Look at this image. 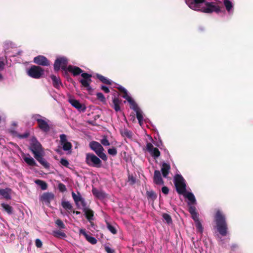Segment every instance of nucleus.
<instances>
[{"label": "nucleus", "mask_w": 253, "mask_h": 253, "mask_svg": "<svg viewBox=\"0 0 253 253\" xmlns=\"http://www.w3.org/2000/svg\"><path fill=\"white\" fill-rule=\"evenodd\" d=\"M118 88L120 91L124 93L122 95V97L125 98L130 104V108L133 109L136 113V117L138 120L139 124L140 126H142L144 120L143 113L142 111L139 108L134 100L128 94L127 91L124 87L120 85L119 87H118Z\"/></svg>", "instance_id": "3"}, {"label": "nucleus", "mask_w": 253, "mask_h": 253, "mask_svg": "<svg viewBox=\"0 0 253 253\" xmlns=\"http://www.w3.org/2000/svg\"><path fill=\"white\" fill-rule=\"evenodd\" d=\"M67 71L72 73L74 76H77L83 72L80 68L71 65L68 67Z\"/></svg>", "instance_id": "23"}, {"label": "nucleus", "mask_w": 253, "mask_h": 253, "mask_svg": "<svg viewBox=\"0 0 253 253\" xmlns=\"http://www.w3.org/2000/svg\"><path fill=\"white\" fill-rule=\"evenodd\" d=\"M2 75L0 74V80H2Z\"/></svg>", "instance_id": "53"}, {"label": "nucleus", "mask_w": 253, "mask_h": 253, "mask_svg": "<svg viewBox=\"0 0 253 253\" xmlns=\"http://www.w3.org/2000/svg\"><path fill=\"white\" fill-rule=\"evenodd\" d=\"M76 213L77 214H80V211H76Z\"/></svg>", "instance_id": "52"}, {"label": "nucleus", "mask_w": 253, "mask_h": 253, "mask_svg": "<svg viewBox=\"0 0 253 253\" xmlns=\"http://www.w3.org/2000/svg\"><path fill=\"white\" fill-rule=\"evenodd\" d=\"M163 218L167 222V223L169 224L171 223V218L169 215L167 213H164L163 215Z\"/></svg>", "instance_id": "37"}, {"label": "nucleus", "mask_w": 253, "mask_h": 253, "mask_svg": "<svg viewBox=\"0 0 253 253\" xmlns=\"http://www.w3.org/2000/svg\"><path fill=\"white\" fill-rule=\"evenodd\" d=\"M84 208V212L86 218L88 221H91L93 219V212L91 210L85 208Z\"/></svg>", "instance_id": "25"}, {"label": "nucleus", "mask_w": 253, "mask_h": 253, "mask_svg": "<svg viewBox=\"0 0 253 253\" xmlns=\"http://www.w3.org/2000/svg\"><path fill=\"white\" fill-rule=\"evenodd\" d=\"M42 153H39L34 156L36 159L44 168H47L49 167V164L42 157Z\"/></svg>", "instance_id": "19"}, {"label": "nucleus", "mask_w": 253, "mask_h": 253, "mask_svg": "<svg viewBox=\"0 0 253 253\" xmlns=\"http://www.w3.org/2000/svg\"><path fill=\"white\" fill-rule=\"evenodd\" d=\"M101 142L104 146H109L110 145V143L106 137H104L101 140Z\"/></svg>", "instance_id": "43"}, {"label": "nucleus", "mask_w": 253, "mask_h": 253, "mask_svg": "<svg viewBox=\"0 0 253 253\" xmlns=\"http://www.w3.org/2000/svg\"><path fill=\"white\" fill-rule=\"evenodd\" d=\"M162 191L164 194H168L169 192V190L167 187L164 186L162 188Z\"/></svg>", "instance_id": "46"}, {"label": "nucleus", "mask_w": 253, "mask_h": 253, "mask_svg": "<svg viewBox=\"0 0 253 253\" xmlns=\"http://www.w3.org/2000/svg\"><path fill=\"white\" fill-rule=\"evenodd\" d=\"M5 64L3 60L0 59V71L4 69Z\"/></svg>", "instance_id": "49"}, {"label": "nucleus", "mask_w": 253, "mask_h": 253, "mask_svg": "<svg viewBox=\"0 0 253 253\" xmlns=\"http://www.w3.org/2000/svg\"><path fill=\"white\" fill-rule=\"evenodd\" d=\"M22 157L24 162L31 166H36V163L34 159L29 154H22Z\"/></svg>", "instance_id": "18"}, {"label": "nucleus", "mask_w": 253, "mask_h": 253, "mask_svg": "<svg viewBox=\"0 0 253 253\" xmlns=\"http://www.w3.org/2000/svg\"><path fill=\"white\" fill-rule=\"evenodd\" d=\"M10 132L14 136H16L20 138H26L29 135V133L28 132H25L23 134H19L16 131L12 129L10 130Z\"/></svg>", "instance_id": "30"}, {"label": "nucleus", "mask_w": 253, "mask_h": 253, "mask_svg": "<svg viewBox=\"0 0 253 253\" xmlns=\"http://www.w3.org/2000/svg\"><path fill=\"white\" fill-rule=\"evenodd\" d=\"M35 182L37 185H39L41 187V189L43 190H44L47 188V186L46 183L42 180L38 179L35 180Z\"/></svg>", "instance_id": "31"}, {"label": "nucleus", "mask_w": 253, "mask_h": 253, "mask_svg": "<svg viewBox=\"0 0 253 253\" xmlns=\"http://www.w3.org/2000/svg\"><path fill=\"white\" fill-rule=\"evenodd\" d=\"M92 191L93 195H94L97 197L99 198H102L104 197V194L102 192L99 191L94 188L92 189Z\"/></svg>", "instance_id": "36"}, {"label": "nucleus", "mask_w": 253, "mask_h": 253, "mask_svg": "<svg viewBox=\"0 0 253 253\" xmlns=\"http://www.w3.org/2000/svg\"><path fill=\"white\" fill-rule=\"evenodd\" d=\"M54 235L56 237H66V234L63 233V232H62L61 231H55L54 232Z\"/></svg>", "instance_id": "41"}, {"label": "nucleus", "mask_w": 253, "mask_h": 253, "mask_svg": "<svg viewBox=\"0 0 253 253\" xmlns=\"http://www.w3.org/2000/svg\"><path fill=\"white\" fill-rule=\"evenodd\" d=\"M1 207L8 214H11L12 212V208L9 205L4 203L1 204Z\"/></svg>", "instance_id": "32"}, {"label": "nucleus", "mask_w": 253, "mask_h": 253, "mask_svg": "<svg viewBox=\"0 0 253 253\" xmlns=\"http://www.w3.org/2000/svg\"><path fill=\"white\" fill-rule=\"evenodd\" d=\"M192 205H190L189 208V211L191 214L192 218L193 219H196L197 217H198V214L196 211V209L195 207L192 206Z\"/></svg>", "instance_id": "28"}, {"label": "nucleus", "mask_w": 253, "mask_h": 253, "mask_svg": "<svg viewBox=\"0 0 253 253\" xmlns=\"http://www.w3.org/2000/svg\"><path fill=\"white\" fill-rule=\"evenodd\" d=\"M81 76L83 79L80 80V82L82 85L86 87L87 90H90L91 87L90 86V84L91 82V75L87 73H84L81 74Z\"/></svg>", "instance_id": "11"}, {"label": "nucleus", "mask_w": 253, "mask_h": 253, "mask_svg": "<svg viewBox=\"0 0 253 253\" xmlns=\"http://www.w3.org/2000/svg\"><path fill=\"white\" fill-rule=\"evenodd\" d=\"M38 124L39 128L44 132H48L50 129L49 123L50 121L46 118L42 117L39 114L34 115L33 117Z\"/></svg>", "instance_id": "5"}, {"label": "nucleus", "mask_w": 253, "mask_h": 253, "mask_svg": "<svg viewBox=\"0 0 253 253\" xmlns=\"http://www.w3.org/2000/svg\"><path fill=\"white\" fill-rule=\"evenodd\" d=\"M60 163L64 166L68 167L69 165L68 161L65 159H61L60 160Z\"/></svg>", "instance_id": "44"}, {"label": "nucleus", "mask_w": 253, "mask_h": 253, "mask_svg": "<svg viewBox=\"0 0 253 253\" xmlns=\"http://www.w3.org/2000/svg\"><path fill=\"white\" fill-rule=\"evenodd\" d=\"M101 89L102 90H103L105 93H108L109 92V88L106 86H104V85H102L101 86Z\"/></svg>", "instance_id": "51"}, {"label": "nucleus", "mask_w": 253, "mask_h": 253, "mask_svg": "<svg viewBox=\"0 0 253 253\" xmlns=\"http://www.w3.org/2000/svg\"><path fill=\"white\" fill-rule=\"evenodd\" d=\"M106 252L107 253H114V250L111 249L110 247L106 246L105 247Z\"/></svg>", "instance_id": "48"}, {"label": "nucleus", "mask_w": 253, "mask_h": 253, "mask_svg": "<svg viewBox=\"0 0 253 253\" xmlns=\"http://www.w3.org/2000/svg\"><path fill=\"white\" fill-rule=\"evenodd\" d=\"M55 223L56 225L61 229H64L65 228V226L62 221L60 219H57L55 221Z\"/></svg>", "instance_id": "38"}, {"label": "nucleus", "mask_w": 253, "mask_h": 253, "mask_svg": "<svg viewBox=\"0 0 253 253\" xmlns=\"http://www.w3.org/2000/svg\"><path fill=\"white\" fill-rule=\"evenodd\" d=\"M154 182L157 185H162L164 184V181L162 177L161 173L158 170L154 171Z\"/></svg>", "instance_id": "17"}, {"label": "nucleus", "mask_w": 253, "mask_h": 253, "mask_svg": "<svg viewBox=\"0 0 253 253\" xmlns=\"http://www.w3.org/2000/svg\"><path fill=\"white\" fill-rule=\"evenodd\" d=\"M11 194V189L9 188L0 189V195L2 196L4 198L6 199H10Z\"/></svg>", "instance_id": "24"}, {"label": "nucleus", "mask_w": 253, "mask_h": 253, "mask_svg": "<svg viewBox=\"0 0 253 253\" xmlns=\"http://www.w3.org/2000/svg\"><path fill=\"white\" fill-rule=\"evenodd\" d=\"M72 195L75 202L78 206L82 207V208L85 207V202L79 193L76 194L73 192Z\"/></svg>", "instance_id": "15"}, {"label": "nucleus", "mask_w": 253, "mask_h": 253, "mask_svg": "<svg viewBox=\"0 0 253 253\" xmlns=\"http://www.w3.org/2000/svg\"><path fill=\"white\" fill-rule=\"evenodd\" d=\"M69 103L79 111L84 112L86 109L85 106L81 104L78 100L70 96L68 99Z\"/></svg>", "instance_id": "12"}, {"label": "nucleus", "mask_w": 253, "mask_h": 253, "mask_svg": "<svg viewBox=\"0 0 253 253\" xmlns=\"http://www.w3.org/2000/svg\"><path fill=\"white\" fill-rule=\"evenodd\" d=\"M59 188L60 190L61 191H64L65 190H66L65 186L63 184H62V183L59 184Z\"/></svg>", "instance_id": "50"}, {"label": "nucleus", "mask_w": 253, "mask_h": 253, "mask_svg": "<svg viewBox=\"0 0 253 253\" xmlns=\"http://www.w3.org/2000/svg\"><path fill=\"white\" fill-rule=\"evenodd\" d=\"M68 60L64 57H58L56 59L54 64L55 71H58L60 69L64 71L67 70Z\"/></svg>", "instance_id": "8"}, {"label": "nucleus", "mask_w": 253, "mask_h": 253, "mask_svg": "<svg viewBox=\"0 0 253 253\" xmlns=\"http://www.w3.org/2000/svg\"><path fill=\"white\" fill-rule=\"evenodd\" d=\"M224 5L229 13H230L233 8V3L230 0H224Z\"/></svg>", "instance_id": "29"}, {"label": "nucleus", "mask_w": 253, "mask_h": 253, "mask_svg": "<svg viewBox=\"0 0 253 253\" xmlns=\"http://www.w3.org/2000/svg\"><path fill=\"white\" fill-rule=\"evenodd\" d=\"M80 233L83 234L86 240L91 244L94 245L97 243L96 239L94 237L90 236L89 235L87 234L85 230L83 229H81L80 230Z\"/></svg>", "instance_id": "20"}, {"label": "nucleus", "mask_w": 253, "mask_h": 253, "mask_svg": "<svg viewBox=\"0 0 253 253\" xmlns=\"http://www.w3.org/2000/svg\"><path fill=\"white\" fill-rule=\"evenodd\" d=\"M62 206L66 210H71L72 209L71 203L68 201H63L62 202Z\"/></svg>", "instance_id": "35"}, {"label": "nucleus", "mask_w": 253, "mask_h": 253, "mask_svg": "<svg viewBox=\"0 0 253 253\" xmlns=\"http://www.w3.org/2000/svg\"><path fill=\"white\" fill-rule=\"evenodd\" d=\"M30 149L34 154V156L43 152L42 145L35 137H33L30 140Z\"/></svg>", "instance_id": "10"}, {"label": "nucleus", "mask_w": 253, "mask_h": 253, "mask_svg": "<svg viewBox=\"0 0 253 253\" xmlns=\"http://www.w3.org/2000/svg\"><path fill=\"white\" fill-rule=\"evenodd\" d=\"M61 144L62 145L64 151L70 150L72 148V144L67 141V136L65 134H62L60 135Z\"/></svg>", "instance_id": "14"}, {"label": "nucleus", "mask_w": 253, "mask_h": 253, "mask_svg": "<svg viewBox=\"0 0 253 253\" xmlns=\"http://www.w3.org/2000/svg\"><path fill=\"white\" fill-rule=\"evenodd\" d=\"M51 78L53 82V85L55 87L58 88L61 85V82L59 77H57L54 75H52Z\"/></svg>", "instance_id": "26"}, {"label": "nucleus", "mask_w": 253, "mask_h": 253, "mask_svg": "<svg viewBox=\"0 0 253 253\" xmlns=\"http://www.w3.org/2000/svg\"><path fill=\"white\" fill-rule=\"evenodd\" d=\"M35 244H36V246L38 248H41L42 245V241L39 239H37L36 240Z\"/></svg>", "instance_id": "45"}, {"label": "nucleus", "mask_w": 253, "mask_h": 253, "mask_svg": "<svg viewBox=\"0 0 253 253\" xmlns=\"http://www.w3.org/2000/svg\"><path fill=\"white\" fill-rule=\"evenodd\" d=\"M174 182L177 192L183 194L188 200V204L194 205L196 204V199L194 195L191 192H186V184L184 178L181 175L176 174L174 177Z\"/></svg>", "instance_id": "1"}, {"label": "nucleus", "mask_w": 253, "mask_h": 253, "mask_svg": "<svg viewBox=\"0 0 253 253\" xmlns=\"http://www.w3.org/2000/svg\"><path fill=\"white\" fill-rule=\"evenodd\" d=\"M85 162L89 166L96 168H100L101 166V161L93 154H86Z\"/></svg>", "instance_id": "7"}, {"label": "nucleus", "mask_w": 253, "mask_h": 253, "mask_svg": "<svg viewBox=\"0 0 253 253\" xmlns=\"http://www.w3.org/2000/svg\"><path fill=\"white\" fill-rule=\"evenodd\" d=\"M97 98L102 102H104L105 101V98L103 95V94L101 92H98L96 93Z\"/></svg>", "instance_id": "42"}, {"label": "nucleus", "mask_w": 253, "mask_h": 253, "mask_svg": "<svg viewBox=\"0 0 253 253\" xmlns=\"http://www.w3.org/2000/svg\"><path fill=\"white\" fill-rule=\"evenodd\" d=\"M43 70L39 66H33L27 71L28 75L33 78L39 79L43 74Z\"/></svg>", "instance_id": "9"}, {"label": "nucleus", "mask_w": 253, "mask_h": 253, "mask_svg": "<svg viewBox=\"0 0 253 253\" xmlns=\"http://www.w3.org/2000/svg\"><path fill=\"white\" fill-rule=\"evenodd\" d=\"M128 181L131 184H134L135 182V179L132 176H128Z\"/></svg>", "instance_id": "47"}, {"label": "nucleus", "mask_w": 253, "mask_h": 253, "mask_svg": "<svg viewBox=\"0 0 253 253\" xmlns=\"http://www.w3.org/2000/svg\"><path fill=\"white\" fill-rule=\"evenodd\" d=\"M189 6L193 10H201L205 13L219 11V9L217 6L211 3H205L204 0H193L189 3Z\"/></svg>", "instance_id": "2"}, {"label": "nucleus", "mask_w": 253, "mask_h": 253, "mask_svg": "<svg viewBox=\"0 0 253 253\" xmlns=\"http://www.w3.org/2000/svg\"><path fill=\"white\" fill-rule=\"evenodd\" d=\"M108 153L109 154H110L112 156H115L117 153V151L115 148L113 147L111 148H109L108 150Z\"/></svg>", "instance_id": "39"}, {"label": "nucleus", "mask_w": 253, "mask_h": 253, "mask_svg": "<svg viewBox=\"0 0 253 253\" xmlns=\"http://www.w3.org/2000/svg\"><path fill=\"white\" fill-rule=\"evenodd\" d=\"M120 101L119 99L116 97H114L113 98V107L115 109L116 112H118L120 110Z\"/></svg>", "instance_id": "27"}, {"label": "nucleus", "mask_w": 253, "mask_h": 253, "mask_svg": "<svg viewBox=\"0 0 253 253\" xmlns=\"http://www.w3.org/2000/svg\"><path fill=\"white\" fill-rule=\"evenodd\" d=\"M127 136H129V137H130V132H127Z\"/></svg>", "instance_id": "55"}, {"label": "nucleus", "mask_w": 253, "mask_h": 253, "mask_svg": "<svg viewBox=\"0 0 253 253\" xmlns=\"http://www.w3.org/2000/svg\"><path fill=\"white\" fill-rule=\"evenodd\" d=\"M12 125H13V126H16V125H17V124H16V123H15V122H14V123H13Z\"/></svg>", "instance_id": "54"}, {"label": "nucleus", "mask_w": 253, "mask_h": 253, "mask_svg": "<svg viewBox=\"0 0 253 253\" xmlns=\"http://www.w3.org/2000/svg\"><path fill=\"white\" fill-rule=\"evenodd\" d=\"M170 169V165L166 163H163L162 164L161 171L163 174V176L164 177H167Z\"/></svg>", "instance_id": "22"}, {"label": "nucleus", "mask_w": 253, "mask_h": 253, "mask_svg": "<svg viewBox=\"0 0 253 253\" xmlns=\"http://www.w3.org/2000/svg\"><path fill=\"white\" fill-rule=\"evenodd\" d=\"M54 195L50 193H44L41 196V199L46 204H49L53 199Z\"/></svg>", "instance_id": "21"}, {"label": "nucleus", "mask_w": 253, "mask_h": 253, "mask_svg": "<svg viewBox=\"0 0 253 253\" xmlns=\"http://www.w3.org/2000/svg\"><path fill=\"white\" fill-rule=\"evenodd\" d=\"M107 228L113 234H115L117 233V231L115 227L109 223L107 224Z\"/></svg>", "instance_id": "40"}, {"label": "nucleus", "mask_w": 253, "mask_h": 253, "mask_svg": "<svg viewBox=\"0 0 253 253\" xmlns=\"http://www.w3.org/2000/svg\"><path fill=\"white\" fill-rule=\"evenodd\" d=\"M146 150L155 159L158 158L160 155V152L158 149L154 147L151 143L146 144Z\"/></svg>", "instance_id": "13"}, {"label": "nucleus", "mask_w": 253, "mask_h": 253, "mask_svg": "<svg viewBox=\"0 0 253 253\" xmlns=\"http://www.w3.org/2000/svg\"><path fill=\"white\" fill-rule=\"evenodd\" d=\"M34 61L37 64L47 66L49 65V62L46 57L42 55H39L34 59Z\"/></svg>", "instance_id": "16"}, {"label": "nucleus", "mask_w": 253, "mask_h": 253, "mask_svg": "<svg viewBox=\"0 0 253 253\" xmlns=\"http://www.w3.org/2000/svg\"><path fill=\"white\" fill-rule=\"evenodd\" d=\"M215 221L217 230L219 234L223 236H226L227 234V224L225 216L219 211H217L216 213Z\"/></svg>", "instance_id": "4"}, {"label": "nucleus", "mask_w": 253, "mask_h": 253, "mask_svg": "<svg viewBox=\"0 0 253 253\" xmlns=\"http://www.w3.org/2000/svg\"><path fill=\"white\" fill-rule=\"evenodd\" d=\"M97 77L99 79L102 83L110 84H111V80L107 79L106 78L100 75H97Z\"/></svg>", "instance_id": "34"}, {"label": "nucleus", "mask_w": 253, "mask_h": 253, "mask_svg": "<svg viewBox=\"0 0 253 253\" xmlns=\"http://www.w3.org/2000/svg\"><path fill=\"white\" fill-rule=\"evenodd\" d=\"M195 221L196 227L197 229L200 232L202 233L203 231L202 225L200 222L198 217L196 219H193Z\"/></svg>", "instance_id": "33"}, {"label": "nucleus", "mask_w": 253, "mask_h": 253, "mask_svg": "<svg viewBox=\"0 0 253 253\" xmlns=\"http://www.w3.org/2000/svg\"><path fill=\"white\" fill-rule=\"evenodd\" d=\"M90 148L103 160H107V156L103 152L104 149L101 145L96 141H92L89 144Z\"/></svg>", "instance_id": "6"}]
</instances>
